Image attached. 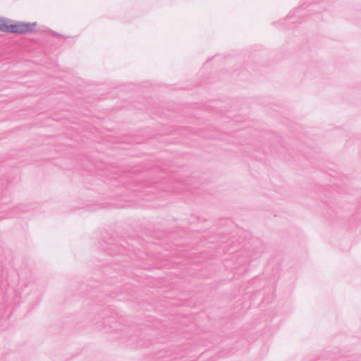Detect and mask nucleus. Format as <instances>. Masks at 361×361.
<instances>
[{
  "instance_id": "2",
  "label": "nucleus",
  "mask_w": 361,
  "mask_h": 361,
  "mask_svg": "<svg viewBox=\"0 0 361 361\" xmlns=\"http://www.w3.org/2000/svg\"><path fill=\"white\" fill-rule=\"evenodd\" d=\"M10 20L11 19L0 17V31L8 32Z\"/></svg>"
},
{
  "instance_id": "1",
  "label": "nucleus",
  "mask_w": 361,
  "mask_h": 361,
  "mask_svg": "<svg viewBox=\"0 0 361 361\" xmlns=\"http://www.w3.org/2000/svg\"><path fill=\"white\" fill-rule=\"evenodd\" d=\"M37 27V22H24L10 20L8 32L25 34L36 31Z\"/></svg>"
}]
</instances>
